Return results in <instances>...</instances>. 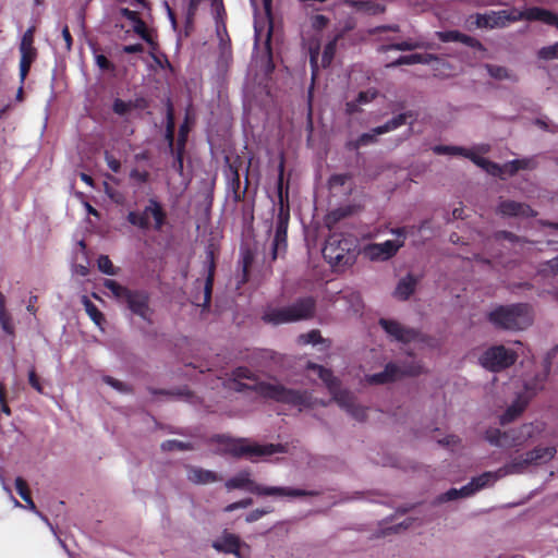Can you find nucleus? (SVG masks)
I'll return each mask as SVG.
<instances>
[{"instance_id":"18","label":"nucleus","mask_w":558,"mask_h":558,"mask_svg":"<svg viewBox=\"0 0 558 558\" xmlns=\"http://www.w3.org/2000/svg\"><path fill=\"white\" fill-rule=\"evenodd\" d=\"M207 276L204 286V305L208 306L211 301V292L216 271V252L213 244L206 248Z\"/></svg>"},{"instance_id":"22","label":"nucleus","mask_w":558,"mask_h":558,"mask_svg":"<svg viewBox=\"0 0 558 558\" xmlns=\"http://www.w3.org/2000/svg\"><path fill=\"white\" fill-rule=\"evenodd\" d=\"M277 195H278V208L290 211L289 206V182L284 183V158L281 156L278 166V179H277Z\"/></svg>"},{"instance_id":"31","label":"nucleus","mask_w":558,"mask_h":558,"mask_svg":"<svg viewBox=\"0 0 558 558\" xmlns=\"http://www.w3.org/2000/svg\"><path fill=\"white\" fill-rule=\"evenodd\" d=\"M530 465L532 464L529 460V457L525 453L512 459L509 463L499 469L498 472L504 474L522 473Z\"/></svg>"},{"instance_id":"34","label":"nucleus","mask_w":558,"mask_h":558,"mask_svg":"<svg viewBox=\"0 0 558 558\" xmlns=\"http://www.w3.org/2000/svg\"><path fill=\"white\" fill-rule=\"evenodd\" d=\"M378 135L379 134H377L375 132V128H374L371 132L361 134L356 140L349 141L345 144V147L348 150H357L359 148H361L363 146H367L369 144L376 143Z\"/></svg>"},{"instance_id":"63","label":"nucleus","mask_w":558,"mask_h":558,"mask_svg":"<svg viewBox=\"0 0 558 558\" xmlns=\"http://www.w3.org/2000/svg\"><path fill=\"white\" fill-rule=\"evenodd\" d=\"M518 173V167L514 160H510L504 165H501V177L505 179V175L513 177Z\"/></svg>"},{"instance_id":"40","label":"nucleus","mask_w":558,"mask_h":558,"mask_svg":"<svg viewBox=\"0 0 558 558\" xmlns=\"http://www.w3.org/2000/svg\"><path fill=\"white\" fill-rule=\"evenodd\" d=\"M341 38V35H336L332 40L327 43V45L324 48L323 56H322V65L324 68H327L332 62V59L336 53L337 43Z\"/></svg>"},{"instance_id":"10","label":"nucleus","mask_w":558,"mask_h":558,"mask_svg":"<svg viewBox=\"0 0 558 558\" xmlns=\"http://www.w3.org/2000/svg\"><path fill=\"white\" fill-rule=\"evenodd\" d=\"M522 21L521 11L513 10H500L490 11L488 13H477L475 16V24L478 28H504L510 23Z\"/></svg>"},{"instance_id":"62","label":"nucleus","mask_w":558,"mask_h":558,"mask_svg":"<svg viewBox=\"0 0 558 558\" xmlns=\"http://www.w3.org/2000/svg\"><path fill=\"white\" fill-rule=\"evenodd\" d=\"M463 157L469 158L473 163H475L477 167L482 169H484L485 165L488 161V159L476 155L470 149H466V153H464Z\"/></svg>"},{"instance_id":"5","label":"nucleus","mask_w":558,"mask_h":558,"mask_svg":"<svg viewBox=\"0 0 558 558\" xmlns=\"http://www.w3.org/2000/svg\"><path fill=\"white\" fill-rule=\"evenodd\" d=\"M315 311L316 300L313 296H304L288 306L268 308L262 318L267 324L278 326L311 319Z\"/></svg>"},{"instance_id":"38","label":"nucleus","mask_w":558,"mask_h":558,"mask_svg":"<svg viewBox=\"0 0 558 558\" xmlns=\"http://www.w3.org/2000/svg\"><path fill=\"white\" fill-rule=\"evenodd\" d=\"M82 303L90 319L97 326H101V324L105 322V317L104 314L98 310V307L87 296H83Z\"/></svg>"},{"instance_id":"8","label":"nucleus","mask_w":558,"mask_h":558,"mask_svg":"<svg viewBox=\"0 0 558 558\" xmlns=\"http://www.w3.org/2000/svg\"><path fill=\"white\" fill-rule=\"evenodd\" d=\"M126 220L131 226L141 230L153 228L155 231H161L167 222V213L162 204L156 197H151L143 211H129Z\"/></svg>"},{"instance_id":"59","label":"nucleus","mask_w":558,"mask_h":558,"mask_svg":"<svg viewBox=\"0 0 558 558\" xmlns=\"http://www.w3.org/2000/svg\"><path fill=\"white\" fill-rule=\"evenodd\" d=\"M105 161L108 166V168L114 172L118 173L121 170V162L119 159H117L112 154H110L108 150L105 151Z\"/></svg>"},{"instance_id":"27","label":"nucleus","mask_w":558,"mask_h":558,"mask_svg":"<svg viewBox=\"0 0 558 558\" xmlns=\"http://www.w3.org/2000/svg\"><path fill=\"white\" fill-rule=\"evenodd\" d=\"M344 2L347 4L355 8L357 11L367 13L369 15L383 14L386 10L384 4L376 2V1H372V0H365V1L345 0Z\"/></svg>"},{"instance_id":"11","label":"nucleus","mask_w":558,"mask_h":558,"mask_svg":"<svg viewBox=\"0 0 558 558\" xmlns=\"http://www.w3.org/2000/svg\"><path fill=\"white\" fill-rule=\"evenodd\" d=\"M290 221V211L278 208L275 234L271 244V260L286 254L288 248V227Z\"/></svg>"},{"instance_id":"55","label":"nucleus","mask_w":558,"mask_h":558,"mask_svg":"<svg viewBox=\"0 0 558 558\" xmlns=\"http://www.w3.org/2000/svg\"><path fill=\"white\" fill-rule=\"evenodd\" d=\"M459 31H444V32H437L436 36L437 38L442 43H451V41H458L460 36Z\"/></svg>"},{"instance_id":"12","label":"nucleus","mask_w":558,"mask_h":558,"mask_svg":"<svg viewBox=\"0 0 558 558\" xmlns=\"http://www.w3.org/2000/svg\"><path fill=\"white\" fill-rule=\"evenodd\" d=\"M422 366L418 364L410 365L409 367L401 369L395 363H388L384 371L367 376V381L371 385H384L388 383H392L402 376H416L421 374Z\"/></svg>"},{"instance_id":"17","label":"nucleus","mask_w":558,"mask_h":558,"mask_svg":"<svg viewBox=\"0 0 558 558\" xmlns=\"http://www.w3.org/2000/svg\"><path fill=\"white\" fill-rule=\"evenodd\" d=\"M497 211L502 216L508 217H535L537 213L527 204L520 203L511 199H506L499 203Z\"/></svg>"},{"instance_id":"51","label":"nucleus","mask_w":558,"mask_h":558,"mask_svg":"<svg viewBox=\"0 0 558 558\" xmlns=\"http://www.w3.org/2000/svg\"><path fill=\"white\" fill-rule=\"evenodd\" d=\"M170 153L172 154L173 156V163H172V168L179 173V174H182L183 173V169H184V166H183V160H184V154H185V150H170Z\"/></svg>"},{"instance_id":"29","label":"nucleus","mask_w":558,"mask_h":558,"mask_svg":"<svg viewBox=\"0 0 558 558\" xmlns=\"http://www.w3.org/2000/svg\"><path fill=\"white\" fill-rule=\"evenodd\" d=\"M187 480L194 484H209L218 481L215 472L202 468H191L187 472Z\"/></svg>"},{"instance_id":"32","label":"nucleus","mask_w":558,"mask_h":558,"mask_svg":"<svg viewBox=\"0 0 558 558\" xmlns=\"http://www.w3.org/2000/svg\"><path fill=\"white\" fill-rule=\"evenodd\" d=\"M415 286L416 280L411 275H408L405 278L401 279L397 284L395 295L398 299L405 301L414 293Z\"/></svg>"},{"instance_id":"15","label":"nucleus","mask_w":558,"mask_h":558,"mask_svg":"<svg viewBox=\"0 0 558 558\" xmlns=\"http://www.w3.org/2000/svg\"><path fill=\"white\" fill-rule=\"evenodd\" d=\"M529 432L523 436H511L510 433L501 432L499 428H488L485 432V439L494 446L500 447H519L526 441Z\"/></svg>"},{"instance_id":"37","label":"nucleus","mask_w":558,"mask_h":558,"mask_svg":"<svg viewBox=\"0 0 558 558\" xmlns=\"http://www.w3.org/2000/svg\"><path fill=\"white\" fill-rule=\"evenodd\" d=\"M250 166H251V161L248 162V165L246 167V175L248 174ZM230 186L233 192L234 201L240 202V201L244 199V197H245L247 186H248V178L247 177L245 178V186L243 190H241L240 174H234V178H231Z\"/></svg>"},{"instance_id":"36","label":"nucleus","mask_w":558,"mask_h":558,"mask_svg":"<svg viewBox=\"0 0 558 558\" xmlns=\"http://www.w3.org/2000/svg\"><path fill=\"white\" fill-rule=\"evenodd\" d=\"M15 489L20 497L27 504V507L33 511L36 510V505L32 499L28 484L23 477L17 476L15 478Z\"/></svg>"},{"instance_id":"49","label":"nucleus","mask_w":558,"mask_h":558,"mask_svg":"<svg viewBox=\"0 0 558 558\" xmlns=\"http://www.w3.org/2000/svg\"><path fill=\"white\" fill-rule=\"evenodd\" d=\"M132 110L130 100L124 101L116 98L112 104V111L118 116H126Z\"/></svg>"},{"instance_id":"41","label":"nucleus","mask_w":558,"mask_h":558,"mask_svg":"<svg viewBox=\"0 0 558 558\" xmlns=\"http://www.w3.org/2000/svg\"><path fill=\"white\" fill-rule=\"evenodd\" d=\"M133 31L135 34H137L143 40H145L149 46H151L154 49L157 46L156 41L154 40V37L151 35V32L148 29L146 23L141 20L137 22L136 25H133Z\"/></svg>"},{"instance_id":"39","label":"nucleus","mask_w":558,"mask_h":558,"mask_svg":"<svg viewBox=\"0 0 558 558\" xmlns=\"http://www.w3.org/2000/svg\"><path fill=\"white\" fill-rule=\"evenodd\" d=\"M174 118H173V110L172 106L169 105L168 112H167V124H166V133L165 138L168 142V146L170 150H174Z\"/></svg>"},{"instance_id":"9","label":"nucleus","mask_w":558,"mask_h":558,"mask_svg":"<svg viewBox=\"0 0 558 558\" xmlns=\"http://www.w3.org/2000/svg\"><path fill=\"white\" fill-rule=\"evenodd\" d=\"M518 353L502 344L487 348L478 357L482 367L493 373H500L515 364Z\"/></svg>"},{"instance_id":"3","label":"nucleus","mask_w":558,"mask_h":558,"mask_svg":"<svg viewBox=\"0 0 558 558\" xmlns=\"http://www.w3.org/2000/svg\"><path fill=\"white\" fill-rule=\"evenodd\" d=\"M488 322L498 329L523 330L532 322V307L527 303L498 305L487 314Z\"/></svg>"},{"instance_id":"57","label":"nucleus","mask_w":558,"mask_h":558,"mask_svg":"<svg viewBox=\"0 0 558 558\" xmlns=\"http://www.w3.org/2000/svg\"><path fill=\"white\" fill-rule=\"evenodd\" d=\"M36 27L29 26L23 34L19 46H34L35 45Z\"/></svg>"},{"instance_id":"24","label":"nucleus","mask_w":558,"mask_h":558,"mask_svg":"<svg viewBox=\"0 0 558 558\" xmlns=\"http://www.w3.org/2000/svg\"><path fill=\"white\" fill-rule=\"evenodd\" d=\"M417 113L413 110H409L402 113H399L388 120L385 124L376 126L375 132L377 134H385L391 131L397 130L398 128L404 125L408 119H412V121L416 120ZM413 122H411L412 124Z\"/></svg>"},{"instance_id":"25","label":"nucleus","mask_w":558,"mask_h":558,"mask_svg":"<svg viewBox=\"0 0 558 558\" xmlns=\"http://www.w3.org/2000/svg\"><path fill=\"white\" fill-rule=\"evenodd\" d=\"M314 368L317 369L318 377L325 383L330 393L332 395L333 400L336 401L337 395L345 391L341 389L340 380L330 369L325 368L324 366L315 365Z\"/></svg>"},{"instance_id":"7","label":"nucleus","mask_w":558,"mask_h":558,"mask_svg":"<svg viewBox=\"0 0 558 558\" xmlns=\"http://www.w3.org/2000/svg\"><path fill=\"white\" fill-rule=\"evenodd\" d=\"M250 476L251 474L247 471L240 472L238 475L229 478L226 482V487L229 490L244 488L247 492L258 496L305 497L318 495V492L315 490L279 486H263L252 481Z\"/></svg>"},{"instance_id":"16","label":"nucleus","mask_w":558,"mask_h":558,"mask_svg":"<svg viewBox=\"0 0 558 558\" xmlns=\"http://www.w3.org/2000/svg\"><path fill=\"white\" fill-rule=\"evenodd\" d=\"M213 547L218 551L233 554L239 558H247V556L241 551L242 547H245L247 553L250 551V547L243 544L239 536L231 533H226L221 539L215 541Z\"/></svg>"},{"instance_id":"43","label":"nucleus","mask_w":558,"mask_h":558,"mask_svg":"<svg viewBox=\"0 0 558 558\" xmlns=\"http://www.w3.org/2000/svg\"><path fill=\"white\" fill-rule=\"evenodd\" d=\"M189 133L190 126L187 120H185L179 128L178 138L177 142L174 143L175 150H185Z\"/></svg>"},{"instance_id":"6","label":"nucleus","mask_w":558,"mask_h":558,"mask_svg":"<svg viewBox=\"0 0 558 558\" xmlns=\"http://www.w3.org/2000/svg\"><path fill=\"white\" fill-rule=\"evenodd\" d=\"M215 441L223 446V451L234 458H247L255 461V458L267 457L274 453L283 452L284 448L278 444L259 445L251 442L247 438H232L227 435H217Z\"/></svg>"},{"instance_id":"45","label":"nucleus","mask_w":558,"mask_h":558,"mask_svg":"<svg viewBox=\"0 0 558 558\" xmlns=\"http://www.w3.org/2000/svg\"><path fill=\"white\" fill-rule=\"evenodd\" d=\"M0 325L2 330L9 336H14V324L11 314L5 311H0Z\"/></svg>"},{"instance_id":"44","label":"nucleus","mask_w":558,"mask_h":558,"mask_svg":"<svg viewBox=\"0 0 558 558\" xmlns=\"http://www.w3.org/2000/svg\"><path fill=\"white\" fill-rule=\"evenodd\" d=\"M434 153L437 155H459L463 156L466 153V148L460 146H449V145H437L433 148Z\"/></svg>"},{"instance_id":"30","label":"nucleus","mask_w":558,"mask_h":558,"mask_svg":"<svg viewBox=\"0 0 558 558\" xmlns=\"http://www.w3.org/2000/svg\"><path fill=\"white\" fill-rule=\"evenodd\" d=\"M557 450L555 447H535L534 449L526 452L531 464L545 463L551 460Z\"/></svg>"},{"instance_id":"1","label":"nucleus","mask_w":558,"mask_h":558,"mask_svg":"<svg viewBox=\"0 0 558 558\" xmlns=\"http://www.w3.org/2000/svg\"><path fill=\"white\" fill-rule=\"evenodd\" d=\"M234 380L236 383V390L242 391L250 389L258 393L265 399L276 402L293 405L300 408H311L313 405L312 396L307 391L287 388L280 384H271L267 381H256L254 385L241 384L239 379L255 380V375L247 367H238L233 371Z\"/></svg>"},{"instance_id":"53","label":"nucleus","mask_w":558,"mask_h":558,"mask_svg":"<svg viewBox=\"0 0 558 558\" xmlns=\"http://www.w3.org/2000/svg\"><path fill=\"white\" fill-rule=\"evenodd\" d=\"M538 57L544 60H551L558 58V44L548 47H543L538 51Z\"/></svg>"},{"instance_id":"4","label":"nucleus","mask_w":558,"mask_h":558,"mask_svg":"<svg viewBox=\"0 0 558 558\" xmlns=\"http://www.w3.org/2000/svg\"><path fill=\"white\" fill-rule=\"evenodd\" d=\"M357 243L352 235L330 234L323 247V256L332 267L343 268L355 263Z\"/></svg>"},{"instance_id":"21","label":"nucleus","mask_w":558,"mask_h":558,"mask_svg":"<svg viewBox=\"0 0 558 558\" xmlns=\"http://www.w3.org/2000/svg\"><path fill=\"white\" fill-rule=\"evenodd\" d=\"M522 20L526 21H541L551 26L558 27V14L549 10L533 7L521 11Z\"/></svg>"},{"instance_id":"50","label":"nucleus","mask_w":558,"mask_h":558,"mask_svg":"<svg viewBox=\"0 0 558 558\" xmlns=\"http://www.w3.org/2000/svg\"><path fill=\"white\" fill-rule=\"evenodd\" d=\"M558 354V344L553 347L543 359V371L542 373H546L548 376L551 369V364L556 355Z\"/></svg>"},{"instance_id":"56","label":"nucleus","mask_w":558,"mask_h":558,"mask_svg":"<svg viewBox=\"0 0 558 558\" xmlns=\"http://www.w3.org/2000/svg\"><path fill=\"white\" fill-rule=\"evenodd\" d=\"M161 448L165 451H172V450H186L189 449V446L185 442L172 439V440H166L161 444Z\"/></svg>"},{"instance_id":"26","label":"nucleus","mask_w":558,"mask_h":558,"mask_svg":"<svg viewBox=\"0 0 558 558\" xmlns=\"http://www.w3.org/2000/svg\"><path fill=\"white\" fill-rule=\"evenodd\" d=\"M437 58L434 54L429 53H412L408 56H401L397 60L390 62L387 64V68H397L404 64H428L433 60H436Z\"/></svg>"},{"instance_id":"48","label":"nucleus","mask_w":558,"mask_h":558,"mask_svg":"<svg viewBox=\"0 0 558 558\" xmlns=\"http://www.w3.org/2000/svg\"><path fill=\"white\" fill-rule=\"evenodd\" d=\"M471 496L470 492L469 490H465L464 489V486L461 487L460 489H457V488H451L449 489L448 492H446L441 497L440 499L442 501H451V500H456L460 497H469Z\"/></svg>"},{"instance_id":"60","label":"nucleus","mask_w":558,"mask_h":558,"mask_svg":"<svg viewBox=\"0 0 558 558\" xmlns=\"http://www.w3.org/2000/svg\"><path fill=\"white\" fill-rule=\"evenodd\" d=\"M96 64L98 68L102 71H113L114 64L105 56V54H97L95 57Z\"/></svg>"},{"instance_id":"61","label":"nucleus","mask_w":558,"mask_h":558,"mask_svg":"<svg viewBox=\"0 0 558 558\" xmlns=\"http://www.w3.org/2000/svg\"><path fill=\"white\" fill-rule=\"evenodd\" d=\"M300 339H302L304 343L313 344H317L323 340L319 330H311L305 335H301Z\"/></svg>"},{"instance_id":"23","label":"nucleus","mask_w":558,"mask_h":558,"mask_svg":"<svg viewBox=\"0 0 558 558\" xmlns=\"http://www.w3.org/2000/svg\"><path fill=\"white\" fill-rule=\"evenodd\" d=\"M529 402L530 398H526L522 393L519 395L500 416V424L506 425L518 418L524 412Z\"/></svg>"},{"instance_id":"64","label":"nucleus","mask_w":558,"mask_h":558,"mask_svg":"<svg viewBox=\"0 0 558 558\" xmlns=\"http://www.w3.org/2000/svg\"><path fill=\"white\" fill-rule=\"evenodd\" d=\"M329 23V19L325 15L317 14L312 17V26L316 31L324 29Z\"/></svg>"},{"instance_id":"13","label":"nucleus","mask_w":558,"mask_h":558,"mask_svg":"<svg viewBox=\"0 0 558 558\" xmlns=\"http://www.w3.org/2000/svg\"><path fill=\"white\" fill-rule=\"evenodd\" d=\"M378 324L390 338L402 343L415 341L420 336L418 330L405 327L393 319L380 318Z\"/></svg>"},{"instance_id":"54","label":"nucleus","mask_w":558,"mask_h":558,"mask_svg":"<svg viewBox=\"0 0 558 558\" xmlns=\"http://www.w3.org/2000/svg\"><path fill=\"white\" fill-rule=\"evenodd\" d=\"M350 179L351 174L349 173H337L329 178L328 183L330 187L343 186Z\"/></svg>"},{"instance_id":"20","label":"nucleus","mask_w":558,"mask_h":558,"mask_svg":"<svg viewBox=\"0 0 558 558\" xmlns=\"http://www.w3.org/2000/svg\"><path fill=\"white\" fill-rule=\"evenodd\" d=\"M336 402L348 413H350L356 421L363 422L366 420L367 409L356 404L354 401V396L348 390L342 393H338Z\"/></svg>"},{"instance_id":"47","label":"nucleus","mask_w":558,"mask_h":558,"mask_svg":"<svg viewBox=\"0 0 558 558\" xmlns=\"http://www.w3.org/2000/svg\"><path fill=\"white\" fill-rule=\"evenodd\" d=\"M486 69L489 73V75L497 80H506L510 77V74L505 66L500 65H494V64H487Z\"/></svg>"},{"instance_id":"14","label":"nucleus","mask_w":558,"mask_h":558,"mask_svg":"<svg viewBox=\"0 0 558 558\" xmlns=\"http://www.w3.org/2000/svg\"><path fill=\"white\" fill-rule=\"evenodd\" d=\"M403 246V241L387 240L383 243H373L365 247V255L372 260H387L393 257Z\"/></svg>"},{"instance_id":"52","label":"nucleus","mask_w":558,"mask_h":558,"mask_svg":"<svg viewBox=\"0 0 558 558\" xmlns=\"http://www.w3.org/2000/svg\"><path fill=\"white\" fill-rule=\"evenodd\" d=\"M272 511H274L272 507L255 509V510H253V511H251L250 513L246 514L245 521L247 523L255 522V521L259 520L262 517H264V515H266L268 513H271Z\"/></svg>"},{"instance_id":"42","label":"nucleus","mask_w":558,"mask_h":558,"mask_svg":"<svg viewBox=\"0 0 558 558\" xmlns=\"http://www.w3.org/2000/svg\"><path fill=\"white\" fill-rule=\"evenodd\" d=\"M99 271L108 276H116L119 268L114 267L108 255H100L97 259Z\"/></svg>"},{"instance_id":"19","label":"nucleus","mask_w":558,"mask_h":558,"mask_svg":"<svg viewBox=\"0 0 558 558\" xmlns=\"http://www.w3.org/2000/svg\"><path fill=\"white\" fill-rule=\"evenodd\" d=\"M20 52V64H19V75L20 83L24 84L33 63L38 58V50L34 46H19Z\"/></svg>"},{"instance_id":"2","label":"nucleus","mask_w":558,"mask_h":558,"mask_svg":"<svg viewBox=\"0 0 558 558\" xmlns=\"http://www.w3.org/2000/svg\"><path fill=\"white\" fill-rule=\"evenodd\" d=\"M104 287L122 304H124L132 314L141 317L148 324L153 323L154 311L150 307V294L144 289H130L117 282L113 279H105Z\"/></svg>"},{"instance_id":"28","label":"nucleus","mask_w":558,"mask_h":558,"mask_svg":"<svg viewBox=\"0 0 558 558\" xmlns=\"http://www.w3.org/2000/svg\"><path fill=\"white\" fill-rule=\"evenodd\" d=\"M547 378L548 376L546 373L541 372L537 373L533 378L525 380L523 395L531 400L534 396L544 389Z\"/></svg>"},{"instance_id":"35","label":"nucleus","mask_w":558,"mask_h":558,"mask_svg":"<svg viewBox=\"0 0 558 558\" xmlns=\"http://www.w3.org/2000/svg\"><path fill=\"white\" fill-rule=\"evenodd\" d=\"M495 480V476L492 472H485L480 476L473 477L472 481L464 485V489L469 490L471 495L476 493L477 490L487 486L490 482Z\"/></svg>"},{"instance_id":"33","label":"nucleus","mask_w":558,"mask_h":558,"mask_svg":"<svg viewBox=\"0 0 558 558\" xmlns=\"http://www.w3.org/2000/svg\"><path fill=\"white\" fill-rule=\"evenodd\" d=\"M423 47H424V45L422 43L409 39V40H403L400 43L381 45L378 48V51H380V52H387L390 50L411 51V50H415V49L423 48Z\"/></svg>"},{"instance_id":"46","label":"nucleus","mask_w":558,"mask_h":558,"mask_svg":"<svg viewBox=\"0 0 558 558\" xmlns=\"http://www.w3.org/2000/svg\"><path fill=\"white\" fill-rule=\"evenodd\" d=\"M458 41L478 51L486 50L484 45L478 39L463 33H460Z\"/></svg>"},{"instance_id":"58","label":"nucleus","mask_w":558,"mask_h":558,"mask_svg":"<svg viewBox=\"0 0 558 558\" xmlns=\"http://www.w3.org/2000/svg\"><path fill=\"white\" fill-rule=\"evenodd\" d=\"M529 432V436H526V440L533 436L534 427L533 424H523L519 428L507 430L511 436H523Z\"/></svg>"}]
</instances>
